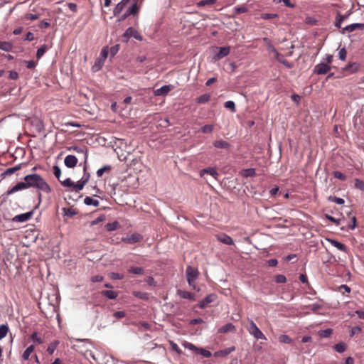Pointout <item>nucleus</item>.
Listing matches in <instances>:
<instances>
[{
    "label": "nucleus",
    "instance_id": "1",
    "mask_svg": "<svg viewBox=\"0 0 364 364\" xmlns=\"http://www.w3.org/2000/svg\"><path fill=\"white\" fill-rule=\"evenodd\" d=\"M23 180L26 181L28 188H36L46 193L51 192V188L48 183L38 174L31 173L26 175Z\"/></svg>",
    "mask_w": 364,
    "mask_h": 364
},
{
    "label": "nucleus",
    "instance_id": "2",
    "mask_svg": "<svg viewBox=\"0 0 364 364\" xmlns=\"http://www.w3.org/2000/svg\"><path fill=\"white\" fill-rule=\"evenodd\" d=\"M262 41L266 43L267 45V50L269 53H274V58L281 63H282L285 67L288 68H291L292 65L287 61L284 57L281 55L274 48L273 44L272 43V41L268 38H263Z\"/></svg>",
    "mask_w": 364,
    "mask_h": 364
},
{
    "label": "nucleus",
    "instance_id": "3",
    "mask_svg": "<svg viewBox=\"0 0 364 364\" xmlns=\"http://www.w3.org/2000/svg\"><path fill=\"white\" fill-rule=\"evenodd\" d=\"M248 322L249 323L247 326V330L251 336L257 340H267L264 334L259 330L252 319H248Z\"/></svg>",
    "mask_w": 364,
    "mask_h": 364
},
{
    "label": "nucleus",
    "instance_id": "4",
    "mask_svg": "<svg viewBox=\"0 0 364 364\" xmlns=\"http://www.w3.org/2000/svg\"><path fill=\"white\" fill-rule=\"evenodd\" d=\"M186 274L189 286L196 289L195 281L198 276V269L191 266H188L186 270Z\"/></svg>",
    "mask_w": 364,
    "mask_h": 364
},
{
    "label": "nucleus",
    "instance_id": "5",
    "mask_svg": "<svg viewBox=\"0 0 364 364\" xmlns=\"http://www.w3.org/2000/svg\"><path fill=\"white\" fill-rule=\"evenodd\" d=\"M69 151H74L77 154H82L83 156V163H80V166L82 165L83 166V171H85V169H87V158H88V152L87 149L85 146H71L68 148Z\"/></svg>",
    "mask_w": 364,
    "mask_h": 364
},
{
    "label": "nucleus",
    "instance_id": "6",
    "mask_svg": "<svg viewBox=\"0 0 364 364\" xmlns=\"http://www.w3.org/2000/svg\"><path fill=\"white\" fill-rule=\"evenodd\" d=\"M139 1V0H134V2H132L131 6L129 7L122 15L118 17L117 21L121 22L124 21L130 15H136L138 13L137 4Z\"/></svg>",
    "mask_w": 364,
    "mask_h": 364
},
{
    "label": "nucleus",
    "instance_id": "7",
    "mask_svg": "<svg viewBox=\"0 0 364 364\" xmlns=\"http://www.w3.org/2000/svg\"><path fill=\"white\" fill-rule=\"evenodd\" d=\"M84 174L80 180H79L76 183H73V191L75 192H79L80 191L82 190L85 184L88 182L90 174L89 172H87V169L85 171H83Z\"/></svg>",
    "mask_w": 364,
    "mask_h": 364
},
{
    "label": "nucleus",
    "instance_id": "8",
    "mask_svg": "<svg viewBox=\"0 0 364 364\" xmlns=\"http://www.w3.org/2000/svg\"><path fill=\"white\" fill-rule=\"evenodd\" d=\"M122 37L126 42H127L132 37L140 41L143 40L142 36L132 27H129L124 33Z\"/></svg>",
    "mask_w": 364,
    "mask_h": 364
},
{
    "label": "nucleus",
    "instance_id": "9",
    "mask_svg": "<svg viewBox=\"0 0 364 364\" xmlns=\"http://www.w3.org/2000/svg\"><path fill=\"white\" fill-rule=\"evenodd\" d=\"M331 69V68L330 65L323 62H321L315 65L314 68V73L317 75H325L328 73Z\"/></svg>",
    "mask_w": 364,
    "mask_h": 364
},
{
    "label": "nucleus",
    "instance_id": "10",
    "mask_svg": "<svg viewBox=\"0 0 364 364\" xmlns=\"http://www.w3.org/2000/svg\"><path fill=\"white\" fill-rule=\"evenodd\" d=\"M142 239H143V237L141 235H140L139 233H134V234L131 235L130 236H127L126 237H123L122 239V241L129 243V244H134V243L141 241Z\"/></svg>",
    "mask_w": 364,
    "mask_h": 364
},
{
    "label": "nucleus",
    "instance_id": "11",
    "mask_svg": "<svg viewBox=\"0 0 364 364\" xmlns=\"http://www.w3.org/2000/svg\"><path fill=\"white\" fill-rule=\"evenodd\" d=\"M364 28V23H355L350 24L348 26H346V27L343 28L341 31V33L342 34H344L346 32H353L356 29L363 30Z\"/></svg>",
    "mask_w": 364,
    "mask_h": 364
},
{
    "label": "nucleus",
    "instance_id": "12",
    "mask_svg": "<svg viewBox=\"0 0 364 364\" xmlns=\"http://www.w3.org/2000/svg\"><path fill=\"white\" fill-rule=\"evenodd\" d=\"M33 214V212L30 211L25 213L17 215L13 218V221L17 223H23L28 221L31 218Z\"/></svg>",
    "mask_w": 364,
    "mask_h": 364
},
{
    "label": "nucleus",
    "instance_id": "13",
    "mask_svg": "<svg viewBox=\"0 0 364 364\" xmlns=\"http://www.w3.org/2000/svg\"><path fill=\"white\" fill-rule=\"evenodd\" d=\"M131 0H122L119 3H118L113 10L114 16H119L122 10L125 8V6ZM134 0H132V2H134Z\"/></svg>",
    "mask_w": 364,
    "mask_h": 364
},
{
    "label": "nucleus",
    "instance_id": "14",
    "mask_svg": "<svg viewBox=\"0 0 364 364\" xmlns=\"http://www.w3.org/2000/svg\"><path fill=\"white\" fill-rule=\"evenodd\" d=\"M26 188H28L26 184V181H24L23 182L17 183L14 187H12L11 189L8 190L6 193H7V195H11L17 191L24 190Z\"/></svg>",
    "mask_w": 364,
    "mask_h": 364
},
{
    "label": "nucleus",
    "instance_id": "15",
    "mask_svg": "<svg viewBox=\"0 0 364 364\" xmlns=\"http://www.w3.org/2000/svg\"><path fill=\"white\" fill-rule=\"evenodd\" d=\"M64 164L68 168H74L77 164V159L74 155H68L64 159Z\"/></svg>",
    "mask_w": 364,
    "mask_h": 364
},
{
    "label": "nucleus",
    "instance_id": "16",
    "mask_svg": "<svg viewBox=\"0 0 364 364\" xmlns=\"http://www.w3.org/2000/svg\"><path fill=\"white\" fill-rule=\"evenodd\" d=\"M230 48L228 46L220 47L218 53L214 55V60H218L222 59L223 58L227 56L230 53Z\"/></svg>",
    "mask_w": 364,
    "mask_h": 364
},
{
    "label": "nucleus",
    "instance_id": "17",
    "mask_svg": "<svg viewBox=\"0 0 364 364\" xmlns=\"http://www.w3.org/2000/svg\"><path fill=\"white\" fill-rule=\"evenodd\" d=\"M23 164H19L14 167L7 168L6 171H4L1 174V178H5L7 176H11L17 171L20 170L22 167Z\"/></svg>",
    "mask_w": 364,
    "mask_h": 364
},
{
    "label": "nucleus",
    "instance_id": "18",
    "mask_svg": "<svg viewBox=\"0 0 364 364\" xmlns=\"http://www.w3.org/2000/svg\"><path fill=\"white\" fill-rule=\"evenodd\" d=\"M215 299V294H209L205 297L204 299L201 300L198 306L200 309H205L209 304L212 303Z\"/></svg>",
    "mask_w": 364,
    "mask_h": 364
},
{
    "label": "nucleus",
    "instance_id": "19",
    "mask_svg": "<svg viewBox=\"0 0 364 364\" xmlns=\"http://www.w3.org/2000/svg\"><path fill=\"white\" fill-rule=\"evenodd\" d=\"M171 90V85H164L159 89L154 90V95L156 96H164L167 95Z\"/></svg>",
    "mask_w": 364,
    "mask_h": 364
},
{
    "label": "nucleus",
    "instance_id": "20",
    "mask_svg": "<svg viewBox=\"0 0 364 364\" xmlns=\"http://www.w3.org/2000/svg\"><path fill=\"white\" fill-rule=\"evenodd\" d=\"M327 240L334 247H336L338 250L342 251V252H347V247L346 246L336 240H333V239H327Z\"/></svg>",
    "mask_w": 364,
    "mask_h": 364
},
{
    "label": "nucleus",
    "instance_id": "21",
    "mask_svg": "<svg viewBox=\"0 0 364 364\" xmlns=\"http://www.w3.org/2000/svg\"><path fill=\"white\" fill-rule=\"evenodd\" d=\"M235 329V327L232 323H228L218 329V333H226L228 332H232Z\"/></svg>",
    "mask_w": 364,
    "mask_h": 364
},
{
    "label": "nucleus",
    "instance_id": "22",
    "mask_svg": "<svg viewBox=\"0 0 364 364\" xmlns=\"http://www.w3.org/2000/svg\"><path fill=\"white\" fill-rule=\"evenodd\" d=\"M213 146L215 147V148H218V149H229L230 147V144L224 141V140H216L213 142Z\"/></svg>",
    "mask_w": 364,
    "mask_h": 364
},
{
    "label": "nucleus",
    "instance_id": "23",
    "mask_svg": "<svg viewBox=\"0 0 364 364\" xmlns=\"http://www.w3.org/2000/svg\"><path fill=\"white\" fill-rule=\"evenodd\" d=\"M218 240L223 244L231 245L234 243L233 240L227 235L218 236Z\"/></svg>",
    "mask_w": 364,
    "mask_h": 364
},
{
    "label": "nucleus",
    "instance_id": "24",
    "mask_svg": "<svg viewBox=\"0 0 364 364\" xmlns=\"http://www.w3.org/2000/svg\"><path fill=\"white\" fill-rule=\"evenodd\" d=\"M178 294L183 299H190V300H195L194 295L186 291H182V290H178Z\"/></svg>",
    "mask_w": 364,
    "mask_h": 364
},
{
    "label": "nucleus",
    "instance_id": "25",
    "mask_svg": "<svg viewBox=\"0 0 364 364\" xmlns=\"http://www.w3.org/2000/svg\"><path fill=\"white\" fill-rule=\"evenodd\" d=\"M102 294L109 299H114L117 297L118 294L115 291L105 290L102 291Z\"/></svg>",
    "mask_w": 364,
    "mask_h": 364
},
{
    "label": "nucleus",
    "instance_id": "26",
    "mask_svg": "<svg viewBox=\"0 0 364 364\" xmlns=\"http://www.w3.org/2000/svg\"><path fill=\"white\" fill-rule=\"evenodd\" d=\"M347 18L346 16L342 15L340 13L337 14L334 26L338 28H341V25L343 21Z\"/></svg>",
    "mask_w": 364,
    "mask_h": 364
},
{
    "label": "nucleus",
    "instance_id": "27",
    "mask_svg": "<svg viewBox=\"0 0 364 364\" xmlns=\"http://www.w3.org/2000/svg\"><path fill=\"white\" fill-rule=\"evenodd\" d=\"M359 68V65L358 63H349L348 64L345 68H344V70L346 71H348L350 72V73H355Z\"/></svg>",
    "mask_w": 364,
    "mask_h": 364
},
{
    "label": "nucleus",
    "instance_id": "28",
    "mask_svg": "<svg viewBox=\"0 0 364 364\" xmlns=\"http://www.w3.org/2000/svg\"><path fill=\"white\" fill-rule=\"evenodd\" d=\"M34 350V346L33 345H31L29 346L25 350L24 352L23 353V355H22V358L24 360H27L29 359V357L31 355V354L33 352Z\"/></svg>",
    "mask_w": 364,
    "mask_h": 364
},
{
    "label": "nucleus",
    "instance_id": "29",
    "mask_svg": "<svg viewBox=\"0 0 364 364\" xmlns=\"http://www.w3.org/2000/svg\"><path fill=\"white\" fill-rule=\"evenodd\" d=\"M84 203L87 205H93L97 207L100 205V202L97 200H94L91 197L87 196L84 199Z\"/></svg>",
    "mask_w": 364,
    "mask_h": 364
},
{
    "label": "nucleus",
    "instance_id": "30",
    "mask_svg": "<svg viewBox=\"0 0 364 364\" xmlns=\"http://www.w3.org/2000/svg\"><path fill=\"white\" fill-rule=\"evenodd\" d=\"M120 227L119 223L117 221L109 223L105 225V228L107 231H114Z\"/></svg>",
    "mask_w": 364,
    "mask_h": 364
},
{
    "label": "nucleus",
    "instance_id": "31",
    "mask_svg": "<svg viewBox=\"0 0 364 364\" xmlns=\"http://www.w3.org/2000/svg\"><path fill=\"white\" fill-rule=\"evenodd\" d=\"M12 44L7 41H0V50L4 51H10L12 49Z\"/></svg>",
    "mask_w": 364,
    "mask_h": 364
},
{
    "label": "nucleus",
    "instance_id": "32",
    "mask_svg": "<svg viewBox=\"0 0 364 364\" xmlns=\"http://www.w3.org/2000/svg\"><path fill=\"white\" fill-rule=\"evenodd\" d=\"M256 174V171L255 168H246L242 170V176L247 178V177H252L255 176Z\"/></svg>",
    "mask_w": 364,
    "mask_h": 364
},
{
    "label": "nucleus",
    "instance_id": "33",
    "mask_svg": "<svg viewBox=\"0 0 364 364\" xmlns=\"http://www.w3.org/2000/svg\"><path fill=\"white\" fill-rule=\"evenodd\" d=\"M58 344H59V341H55L50 343V345L48 346V348H47L48 353L50 355H52L54 353V351L55 350V349L57 348Z\"/></svg>",
    "mask_w": 364,
    "mask_h": 364
},
{
    "label": "nucleus",
    "instance_id": "34",
    "mask_svg": "<svg viewBox=\"0 0 364 364\" xmlns=\"http://www.w3.org/2000/svg\"><path fill=\"white\" fill-rule=\"evenodd\" d=\"M133 295L144 300H147L149 299V294L146 292L135 291L133 292Z\"/></svg>",
    "mask_w": 364,
    "mask_h": 364
},
{
    "label": "nucleus",
    "instance_id": "35",
    "mask_svg": "<svg viewBox=\"0 0 364 364\" xmlns=\"http://www.w3.org/2000/svg\"><path fill=\"white\" fill-rule=\"evenodd\" d=\"M210 99V94H203L197 98V102L200 104L205 103Z\"/></svg>",
    "mask_w": 364,
    "mask_h": 364
},
{
    "label": "nucleus",
    "instance_id": "36",
    "mask_svg": "<svg viewBox=\"0 0 364 364\" xmlns=\"http://www.w3.org/2000/svg\"><path fill=\"white\" fill-rule=\"evenodd\" d=\"M47 50V46L46 45L41 46L40 48H38L36 52V58L38 59H40L46 52Z\"/></svg>",
    "mask_w": 364,
    "mask_h": 364
},
{
    "label": "nucleus",
    "instance_id": "37",
    "mask_svg": "<svg viewBox=\"0 0 364 364\" xmlns=\"http://www.w3.org/2000/svg\"><path fill=\"white\" fill-rule=\"evenodd\" d=\"M9 331V327L7 325L3 324L0 326V340L4 338Z\"/></svg>",
    "mask_w": 364,
    "mask_h": 364
},
{
    "label": "nucleus",
    "instance_id": "38",
    "mask_svg": "<svg viewBox=\"0 0 364 364\" xmlns=\"http://www.w3.org/2000/svg\"><path fill=\"white\" fill-rule=\"evenodd\" d=\"M346 348V344L342 342L338 343L334 346L335 350L340 353L344 352Z\"/></svg>",
    "mask_w": 364,
    "mask_h": 364
},
{
    "label": "nucleus",
    "instance_id": "39",
    "mask_svg": "<svg viewBox=\"0 0 364 364\" xmlns=\"http://www.w3.org/2000/svg\"><path fill=\"white\" fill-rule=\"evenodd\" d=\"M201 172L208 173L213 176L214 178H216V176H218L217 170L215 168H207L202 170Z\"/></svg>",
    "mask_w": 364,
    "mask_h": 364
},
{
    "label": "nucleus",
    "instance_id": "40",
    "mask_svg": "<svg viewBox=\"0 0 364 364\" xmlns=\"http://www.w3.org/2000/svg\"><path fill=\"white\" fill-rule=\"evenodd\" d=\"M328 199L329 201L334 202L338 205H343L345 203L343 198L333 196H330Z\"/></svg>",
    "mask_w": 364,
    "mask_h": 364
},
{
    "label": "nucleus",
    "instance_id": "41",
    "mask_svg": "<svg viewBox=\"0 0 364 364\" xmlns=\"http://www.w3.org/2000/svg\"><path fill=\"white\" fill-rule=\"evenodd\" d=\"M198 354H200L204 358H210L212 354L210 353V351L208 350H205L204 348H199L198 350V352H197Z\"/></svg>",
    "mask_w": 364,
    "mask_h": 364
},
{
    "label": "nucleus",
    "instance_id": "42",
    "mask_svg": "<svg viewBox=\"0 0 364 364\" xmlns=\"http://www.w3.org/2000/svg\"><path fill=\"white\" fill-rule=\"evenodd\" d=\"M112 168L111 166L109 165H107V166H105L100 168H99L97 171V177H102V175L104 174V173L107 171H109Z\"/></svg>",
    "mask_w": 364,
    "mask_h": 364
},
{
    "label": "nucleus",
    "instance_id": "43",
    "mask_svg": "<svg viewBox=\"0 0 364 364\" xmlns=\"http://www.w3.org/2000/svg\"><path fill=\"white\" fill-rule=\"evenodd\" d=\"M216 0H201L197 3L198 7H203L207 5H212L215 3Z\"/></svg>",
    "mask_w": 364,
    "mask_h": 364
},
{
    "label": "nucleus",
    "instance_id": "44",
    "mask_svg": "<svg viewBox=\"0 0 364 364\" xmlns=\"http://www.w3.org/2000/svg\"><path fill=\"white\" fill-rule=\"evenodd\" d=\"M63 212L64 216H67V217H73V215H75L76 214V212L73 209L67 208H63Z\"/></svg>",
    "mask_w": 364,
    "mask_h": 364
},
{
    "label": "nucleus",
    "instance_id": "45",
    "mask_svg": "<svg viewBox=\"0 0 364 364\" xmlns=\"http://www.w3.org/2000/svg\"><path fill=\"white\" fill-rule=\"evenodd\" d=\"M31 340L38 344L43 343V341L41 338L38 337L37 332H33L31 336Z\"/></svg>",
    "mask_w": 364,
    "mask_h": 364
},
{
    "label": "nucleus",
    "instance_id": "46",
    "mask_svg": "<svg viewBox=\"0 0 364 364\" xmlns=\"http://www.w3.org/2000/svg\"><path fill=\"white\" fill-rule=\"evenodd\" d=\"M307 307L314 313L322 309V306L317 303L309 304Z\"/></svg>",
    "mask_w": 364,
    "mask_h": 364
},
{
    "label": "nucleus",
    "instance_id": "47",
    "mask_svg": "<svg viewBox=\"0 0 364 364\" xmlns=\"http://www.w3.org/2000/svg\"><path fill=\"white\" fill-rule=\"evenodd\" d=\"M279 341L283 343H291L292 342L291 338L287 335H281L279 337Z\"/></svg>",
    "mask_w": 364,
    "mask_h": 364
},
{
    "label": "nucleus",
    "instance_id": "48",
    "mask_svg": "<svg viewBox=\"0 0 364 364\" xmlns=\"http://www.w3.org/2000/svg\"><path fill=\"white\" fill-rule=\"evenodd\" d=\"M144 272L143 269L141 267H132L129 269V273H132V274H142Z\"/></svg>",
    "mask_w": 364,
    "mask_h": 364
},
{
    "label": "nucleus",
    "instance_id": "49",
    "mask_svg": "<svg viewBox=\"0 0 364 364\" xmlns=\"http://www.w3.org/2000/svg\"><path fill=\"white\" fill-rule=\"evenodd\" d=\"M102 65H103V62L102 61V60L98 59L92 68V71H94V72L98 71L102 68Z\"/></svg>",
    "mask_w": 364,
    "mask_h": 364
},
{
    "label": "nucleus",
    "instance_id": "50",
    "mask_svg": "<svg viewBox=\"0 0 364 364\" xmlns=\"http://www.w3.org/2000/svg\"><path fill=\"white\" fill-rule=\"evenodd\" d=\"M54 176L60 181L61 176V169L58 166H53V167Z\"/></svg>",
    "mask_w": 364,
    "mask_h": 364
},
{
    "label": "nucleus",
    "instance_id": "51",
    "mask_svg": "<svg viewBox=\"0 0 364 364\" xmlns=\"http://www.w3.org/2000/svg\"><path fill=\"white\" fill-rule=\"evenodd\" d=\"M60 182L64 187H73V182L69 178L64 181H60Z\"/></svg>",
    "mask_w": 364,
    "mask_h": 364
},
{
    "label": "nucleus",
    "instance_id": "52",
    "mask_svg": "<svg viewBox=\"0 0 364 364\" xmlns=\"http://www.w3.org/2000/svg\"><path fill=\"white\" fill-rule=\"evenodd\" d=\"M119 50V45L116 44L109 48V52L112 56H114V55H116L117 53Z\"/></svg>",
    "mask_w": 364,
    "mask_h": 364
},
{
    "label": "nucleus",
    "instance_id": "53",
    "mask_svg": "<svg viewBox=\"0 0 364 364\" xmlns=\"http://www.w3.org/2000/svg\"><path fill=\"white\" fill-rule=\"evenodd\" d=\"M333 176L336 178L340 179L341 181H346V176L343 174V173L340 171H334L333 172Z\"/></svg>",
    "mask_w": 364,
    "mask_h": 364
},
{
    "label": "nucleus",
    "instance_id": "54",
    "mask_svg": "<svg viewBox=\"0 0 364 364\" xmlns=\"http://www.w3.org/2000/svg\"><path fill=\"white\" fill-rule=\"evenodd\" d=\"M109 53V50L107 47H105L102 48L101 53H100V58L102 61L103 62L106 58L107 57V55Z\"/></svg>",
    "mask_w": 364,
    "mask_h": 364
},
{
    "label": "nucleus",
    "instance_id": "55",
    "mask_svg": "<svg viewBox=\"0 0 364 364\" xmlns=\"http://www.w3.org/2000/svg\"><path fill=\"white\" fill-rule=\"evenodd\" d=\"M213 130V126L211 124H206L201 128L203 133H211Z\"/></svg>",
    "mask_w": 364,
    "mask_h": 364
},
{
    "label": "nucleus",
    "instance_id": "56",
    "mask_svg": "<svg viewBox=\"0 0 364 364\" xmlns=\"http://www.w3.org/2000/svg\"><path fill=\"white\" fill-rule=\"evenodd\" d=\"M287 281V278L283 274H278L275 277V282L277 283H279V284H282V283H285Z\"/></svg>",
    "mask_w": 364,
    "mask_h": 364
},
{
    "label": "nucleus",
    "instance_id": "57",
    "mask_svg": "<svg viewBox=\"0 0 364 364\" xmlns=\"http://www.w3.org/2000/svg\"><path fill=\"white\" fill-rule=\"evenodd\" d=\"M278 15L277 14H262L261 15V18L264 20L273 18H277Z\"/></svg>",
    "mask_w": 364,
    "mask_h": 364
},
{
    "label": "nucleus",
    "instance_id": "58",
    "mask_svg": "<svg viewBox=\"0 0 364 364\" xmlns=\"http://www.w3.org/2000/svg\"><path fill=\"white\" fill-rule=\"evenodd\" d=\"M338 290L342 294H344V292L350 293V288L346 284H342L339 287Z\"/></svg>",
    "mask_w": 364,
    "mask_h": 364
},
{
    "label": "nucleus",
    "instance_id": "59",
    "mask_svg": "<svg viewBox=\"0 0 364 364\" xmlns=\"http://www.w3.org/2000/svg\"><path fill=\"white\" fill-rule=\"evenodd\" d=\"M225 107L228 108V109H230L232 111H235V102L231 100L227 101L225 103Z\"/></svg>",
    "mask_w": 364,
    "mask_h": 364
},
{
    "label": "nucleus",
    "instance_id": "60",
    "mask_svg": "<svg viewBox=\"0 0 364 364\" xmlns=\"http://www.w3.org/2000/svg\"><path fill=\"white\" fill-rule=\"evenodd\" d=\"M40 17L39 14H27L25 15L24 18L26 20H36Z\"/></svg>",
    "mask_w": 364,
    "mask_h": 364
},
{
    "label": "nucleus",
    "instance_id": "61",
    "mask_svg": "<svg viewBox=\"0 0 364 364\" xmlns=\"http://www.w3.org/2000/svg\"><path fill=\"white\" fill-rule=\"evenodd\" d=\"M184 346L186 348H188L189 350H191L193 351H195V352H198V350L199 348L196 347L195 345H193V343H186L184 344Z\"/></svg>",
    "mask_w": 364,
    "mask_h": 364
},
{
    "label": "nucleus",
    "instance_id": "62",
    "mask_svg": "<svg viewBox=\"0 0 364 364\" xmlns=\"http://www.w3.org/2000/svg\"><path fill=\"white\" fill-rule=\"evenodd\" d=\"M109 277L112 279H122L124 278L123 274L116 273V272L110 273Z\"/></svg>",
    "mask_w": 364,
    "mask_h": 364
},
{
    "label": "nucleus",
    "instance_id": "63",
    "mask_svg": "<svg viewBox=\"0 0 364 364\" xmlns=\"http://www.w3.org/2000/svg\"><path fill=\"white\" fill-rule=\"evenodd\" d=\"M338 55H339V58L341 60H345L346 58V55H347V52H346V49L344 48H341L339 50Z\"/></svg>",
    "mask_w": 364,
    "mask_h": 364
},
{
    "label": "nucleus",
    "instance_id": "64",
    "mask_svg": "<svg viewBox=\"0 0 364 364\" xmlns=\"http://www.w3.org/2000/svg\"><path fill=\"white\" fill-rule=\"evenodd\" d=\"M355 186L360 190H363L364 189V183L363 181H361L360 179H355Z\"/></svg>",
    "mask_w": 364,
    "mask_h": 364
}]
</instances>
